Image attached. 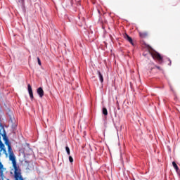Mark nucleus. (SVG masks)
<instances>
[{
  "label": "nucleus",
  "mask_w": 180,
  "mask_h": 180,
  "mask_svg": "<svg viewBox=\"0 0 180 180\" xmlns=\"http://www.w3.org/2000/svg\"><path fill=\"white\" fill-rule=\"evenodd\" d=\"M1 136L5 141L6 146H8V151L9 155L11 154H13V150H12V147L11 146V144H9V141H8V137L6 136V133L4 131V133L3 134H1Z\"/></svg>",
  "instance_id": "nucleus-3"
},
{
  "label": "nucleus",
  "mask_w": 180,
  "mask_h": 180,
  "mask_svg": "<svg viewBox=\"0 0 180 180\" xmlns=\"http://www.w3.org/2000/svg\"><path fill=\"white\" fill-rule=\"evenodd\" d=\"M102 112L104 116H108V109H106V108H103Z\"/></svg>",
  "instance_id": "nucleus-10"
},
{
  "label": "nucleus",
  "mask_w": 180,
  "mask_h": 180,
  "mask_svg": "<svg viewBox=\"0 0 180 180\" xmlns=\"http://www.w3.org/2000/svg\"><path fill=\"white\" fill-rule=\"evenodd\" d=\"M1 134H2L1 133V129H0V136H1Z\"/></svg>",
  "instance_id": "nucleus-16"
},
{
  "label": "nucleus",
  "mask_w": 180,
  "mask_h": 180,
  "mask_svg": "<svg viewBox=\"0 0 180 180\" xmlns=\"http://www.w3.org/2000/svg\"><path fill=\"white\" fill-rule=\"evenodd\" d=\"M4 168V165L0 162V169H2Z\"/></svg>",
  "instance_id": "nucleus-15"
},
{
  "label": "nucleus",
  "mask_w": 180,
  "mask_h": 180,
  "mask_svg": "<svg viewBox=\"0 0 180 180\" xmlns=\"http://www.w3.org/2000/svg\"><path fill=\"white\" fill-rule=\"evenodd\" d=\"M98 77L100 78L101 82H103V76L102 75V73H101L100 71H98Z\"/></svg>",
  "instance_id": "nucleus-8"
},
{
  "label": "nucleus",
  "mask_w": 180,
  "mask_h": 180,
  "mask_svg": "<svg viewBox=\"0 0 180 180\" xmlns=\"http://www.w3.org/2000/svg\"><path fill=\"white\" fill-rule=\"evenodd\" d=\"M172 165L174 168L176 169V172H178V171L179 170V168L178 167V165H176V163L175 162H173Z\"/></svg>",
  "instance_id": "nucleus-9"
},
{
  "label": "nucleus",
  "mask_w": 180,
  "mask_h": 180,
  "mask_svg": "<svg viewBox=\"0 0 180 180\" xmlns=\"http://www.w3.org/2000/svg\"><path fill=\"white\" fill-rule=\"evenodd\" d=\"M139 36L141 37V39H146V37L148 36V33L146 32H139Z\"/></svg>",
  "instance_id": "nucleus-7"
},
{
  "label": "nucleus",
  "mask_w": 180,
  "mask_h": 180,
  "mask_svg": "<svg viewBox=\"0 0 180 180\" xmlns=\"http://www.w3.org/2000/svg\"><path fill=\"white\" fill-rule=\"evenodd\" d=\"M124 38L125 39V40H127V41H129L132 46H134V43L133 42V39H131V37H130L129 34H124Z\"/></svg>",
  "instance_id": "nucleus-4"
},
{
  "label": "nucleus",
  "mask_w": 180,
  "mask_h": 180,
  "mask_svg": "<svg viewBox=\"0 0 180 180\" xmlns=\"http://www.w3.org/2000/svg\"><path fill=\"white\" fill-rule=\"evenodd\" d=\"M65 150H66V153H67L68 155H70V148L68 146H66Z\"/></svg>",
  "instance_id": "nucleus-12"
},
{
  "label": "nucleus",
  "mask_w": 180,
  "mask_h": 180,
  "mask_svg": "<svg viewBox=\"0 0 180 180\" xmlns=\"http://www.w3.org/2000/svg\"><path fill=\"white\" fill-rule=\"evenodd\" d=\"M150 55L152 56L153 60H158L159 64H162V56H161V55L160 54V53L153 51H151Z\"/></svg>",
  "instance_id": "nucleus-2"
},
{
  "label": "nucleus",
  "mask_w": 180,
  "mask_h": 180,
  "mask_svg": "<svg viewBox=\"0 0 180 180\" xmlns=\"http://www.w3.org/2000/svg\"><path fill=\"white\" fill-rule=\"evenodd\" d=\"M37 92L40 98H43V96H44V91H43L41 87H39L37 90Z\"/></svg>",
  "instance_id": "nucleus-6"
},
{
  "label": "nucleus",
  "mask_w": 180,
  "mask_h": 180,
  "mask_svg": "<svg viewBox=\"0 0 180 180\" xmlns=\"http://www.w3.org/2000/svg\"><path fill=\"white\" fill-rule=\"evenodd\" d=\"M37 61H38L39 65H41V61L40 60V58H37Z\"/></svg>",
  "instance_id": "nucleus-14"
},
{
  "label": "nucleus",
  "mask_w": 180,
  "mask_h": 180,
  "mask_svg": "<svg viewBox=\"0 0 180 180\" xmlns=\"http://www.w3.org/2000/svg\"><path fill=\"white\" fill-rule=\"evenodd\" d=\"M27 88H28L30 98V99L32 100L34 98V96H33V90L32 89V86L30 84H28Z\"/></svg>",
  "instance_id": "nucleus-5"
},
{
  "label": "nucleus",
  "mask_w": 180,
  "mask_h": 180,
  "mask_svg": "<svg viewBox=\"0 0 180 180\" xmlns=\"http://www.w3.org/2000/svg\"><path fill=\"white\" fill-rule=\"evenodd\" d=\"M154 68H158V70H159V71H162V68L161 67L157 66V65H155V68H152L150 69L151 71H152L153 70H154Z\"/></svg>",
  "instance_id": "nucleus-11"
},
{
  "label": "nucleus",
  "mask_w": 180,
  "mask_h": 180,
  "mask_svg": "<svg viewBox=\"0 0 180 180\" xmlns=\"http://www.w3.org/2000/svg\"><path fill=\"white\" fill-rule=\"evenodd\" d=\"M69 161L70 162H74V159L71 156H69Z\"/></svg>",
  "instance_id": "nucleus-13"
},
{
  "label": "nucleus",
  "mask_w": 180,
  "mask_h": 180,
  "mask_svg": "<svg viewBox=\"0 0 180 180\" xmlns=\"http://www.w3.org/2000/svg\"><path fill=\"white\" fill-rule=\"evenodd\" d=\"M9 160L10 161H12L13 167L14 168L15 180H24L23 177H22L20 172L18 170V165H16V158H15V155L13 153L9 155Z\"/></svg>",
  "instance_id": "nucleus-1"
}]
</instances>
